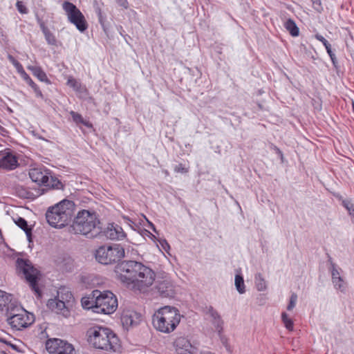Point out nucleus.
<instances>
[{"instance_id":"nucleus-1","label":"nucleus","mask_w":354,"mask_h":354,"mask_svg":"<svg viewBox=\"0 0 354 354\" xmlns=\"http://www.w3.org/2000/svg\"><path fill=\"white\" fill-rule=\"evenodd\" d=\"M115 272L121 282L140 290L152 285L156 276L151 268L136 261L118 263Z\"/></svg>"},{"instance_id":"nucleus-2","label":"nucleus","mask_w":354,"mask_h":354,"mask_svg":"<svg viewBox=\"0 0 354 354\" xmlns=\"http://www.w3.org/2000/svg\"><path fill=\"white\" fill-rule=\"evenodd\" d=\"M82 306L84 309L91 310L95 313L111 314L118 308L115 295L109 290H94L91 294L82 298Z\"/></svg>"},{"instance_id":"nucleus-3","label":"nucleus","mask_w":354,"mask_h":354,"mask_svg":"<svg viewBox=\"0 0 354 354\" xmlns=\"http://www.w3.org/2000/svg\"><path fill=\"white\" fill-rule=\"evenodd\" d=\"M71 227L74 234H82L88 239L100 236L102 232L101 223L96 212L86 209L78 212Z\"/></svg>"},{"instance_id":"nucleus-4","label":"nucleus","mask_w":354,"mask_h":354,"mask_svg":"<svg viewBox=\"0 0 354 354\" xmlns=\"http://www.w3.org/2000/svg\"><path fill=\"white\" fill-rule=\"evenodd\" d=\"M87 340L94 348L106 351H115L119 339L109 328L95 326L88 329Z\"/></svg>"},{"instance_id":"nucleus-5","label":"nucleus","mask_w":354,"mask_h":354,"mask_svg":"<svg viewBox=\"0 0 354 354\" xmlns=\"http://www.w3.org/2000/svg\"><path fill=\"white\" fill-rule=\"evenodd\" d=\"M75 205L73 201L64 199L48 207L46 218L50 225L62 228L71 223L74 216Z\"/></svg>"},{"instance_id":"nucleus-6","label":"nucleus","mask_w":354,"mask_h":354,"mask_svg":"<svg viewBox=\"0 0 354 354\" xmlns=\"http://www.w3.org/2000/svg\"><path fill=\"white\" fill-rule=\"evenodd\" d=\"M181 315L179 310L169 306L159 308L153 315L154 328L162 333H170L174 331L180 322Z\"/></svg>"},{"instance_id":"nucleus-7","label":"nucleus","mask_w":354,"mask_h":354,"mask_svg":"<svg viewBox=\"0 0 354 354\" xmlns=\"http://www.w3.org/2000/svg\"><path fill=\"white\" fill-rule=\"evenodd\" d=\"M125 256L124 247L119 243L100 246L95 252L96 260L104 265L119 262Z\"/></svg>"},{"instance_id":"nucleus-8","label":"nucleus","mask_w":354,"mask_h":354,"mask_svg":"<svg viewBox=\"0 0 354 354\" xmlns=\"http://www.w3.org/2000/svg\"><path fill=\"white\" fill-rule=\"evenodd\" d=\"M16 266L18 272L24 276L32 290L40 295V290L37 284V270L34 268L30 262L28 260L18 258L16 261Z\"/></svg>"},{"instance_id":"nucleus-9","label":"nucleus","mask_w":354,"mask_h":354,"mask_svg":"<svg viewBox=\"0 0 354 354\" xmlns=\"http://www.w3.org/2000/svg\"><path fill=\"white\" fill-rule=\"evenodd\" d=\"M62 8L68 16V21L74 24L78 30L84 32L87 29L88 24L85 17L76 6L69 1H65Z\"/></svg>"},{"instance_id":"nucleus-10","label":"nucleus","mask_w":354,"mask_h":354,"mask_svg":"<svg viewBox=\"0 0 354 354\" xmlns=\"http://www.w3.org/2000/svg\"><path fill=\"white\" fill-rule=\"evenodd\" d=\"M46 349L49 354H74L75 349L71 344L57 339H48L46 342Z\"/></svg>"},{"instance_id":"nucleus-11","label":"nucleus","mask_w":354,"mask_h":354,"mask_svg":"<svg viewBox=\"0 0 354 354\" xmlns=\"http://www.w3.org/2000/svg\"><path fill=\"white\" fill-rule=\"evenodd\" d=\"M19 313L21 314L10 315V318L7 319L8 324L18 330L27 328L34 322L33 315H29L25 309H19Z\"/></svg>"},{"instance_id":"nucleus-12","label":"nucleus","mask_w":354,"mask_h":354,"mask_svg":"<svg viewBox=\"0 0 354 354\" xmlns=\"http://www.w3.org/2000/svg\"><path fill=\"white\" fill-rule=\"evenodd\" d=\"M19 166L17 156L9 149L0 151V169L12 171Z\"/></svg>"},{"instance_id":"nucleus-13","label":"nucleus","mask_w":354,"mask_h":354,"mask_svg":"<svg viewBox=\"0 0 354 354\" xmlns=\"http://www.w3.org/2000/svg\"><path fill=\"white\" fill-rule=\"evenodd\" d=\"M174 345L178 354H197L198 352V348L196 344H192L185 337H177Z\"/></svg>"},{"instance_id":"nucleus-14","label":"nucleus","mask_w":354,"mask_h":354,"mask_svg":"<svg viewBox=\"0 0 354 354\" xmlns=\"http://www.w3.org/2000/svg\"><path fill=\"white\" fill-rule=\"evenodd\" d=\"M141 319V314L134 310H124L121 315L122 324L127 330H129L131 327L138 326Z\"/></svg>"},{"instance_id":"nucleus-15","label":"nucleus","mask_w":354,"mask_h":354,"mask_svg":"<svg viewBox=\"0 0 354 354\" xmlns=\"http://www.w3.org/2000/svg\"><path fill=\"white\" fill-rule=\"evenodd\" d=\"M101 234L111 240H122L126 237L122 227L115 223H109L107 227L102 230Z\"/></svg>"},{"instance_id":"nucleus-16","label":"nucleus","mask_w":354,"mask_h":354,"mask_svg":"<svg viewBox=\"0 0 354 354\" xmlns=\"http://www.w3.org/2000/svg\"><path fill=\"white\" fill-rule=\"evenodd\" d=\"M62 299H64L63 295L61 296ZM47 306L52 311H54L57 314H60L64 317H68L70 316V310L66 306L65 301L63 300L55 298L50 299L48 301Z\"/></svg>"},{"instance_id":"nucleus-17","label":"nucleus","mask_w":354,"mask_h":354,"mask_svg":"<svg viewBox=\"0 0 354 354\" xmlns=\"http://www.w3.org/2000/svg\"><path fill=\"white\" fill-rule=\"evenodd\" d=\"M49 174L46 170L42 171L39 168H33L29 171V176L32 182L43 186H45L46 183H48Z\"/></svg>"},{"instance_id":"nucleus-18","label":"nucleus","mask_w":354,"mask_h":354,"mask_svg":"<svg viewBox=\"0 0 354 354\" xmlns=\"http://www.w3.org/2000/svg\"><path fill=\"white\" fill-rule=\"evenodd\" d=\"M156 289L161 297H173L175 294L173 283L169 280L158 282Z\"/></svg>"},{"instance_id":"nucleus-19","label":"nucleus","mask_w":354,"mask_h":354,"mask_svg":"<svg viewBox=\"0 0 354 354\" xmlns=\"http://www.w3.org/2000/svg\"><path fill=\"white\" fill-rule=\"evenodd\" d=\"M207 314L209 315L212 318V323L216 328L218 335H220L223 329V321L221 315L212 306L206 307Z\"/></svg>"},{"instance_id":"nucleus-20","label":"nucleus","mask_w":354,"mask_h":354,"mask_svg":"<svg viewBox=\"0 0 354 354\" xmlns=\"http://www.w3.org/2000/svg\"><path fill=\"white\" fill-rule=\"evenodd\" d=\"M37 22L39 24L43 34L44 35L45 39L49 45H56L57 39L55 35L50 31V30L46 26L45 22L38 15H36Z\"/></svg>"},{"instance_id":"nucleus-21","label":"nucleus","mask_w":354,"mask_h":354,"mask_svg":"<svg viewBox=\"0 0 354 354\" xmlns=\"http://www.w3.org/2000/svg\"><path fill=\"white\" fill-rule=\"evenodd\" d=\"M27 68L31 71L32 75L35 76L39 81L46 82L48 84L51 83L50 80L48 78L46 73L40 66H28Z\"/></svg>"},{"instance_id":"nucleus-22","label":"nucleus","mask_w":354,"mask_h":354,"mask_svg":"<svg viewBox=\"0 0 354 354\" xmlns=\"http://www.w3.org/2000/svg\"><path fill=\"white\" fill-rule=\"evenodd\" d=\"M15 224L24 231L29 242L32 241V227L28 225L27 221L22 217L14 218Z\"/></svg>"},{"instance_id":"nucleus-23","label":"nucleus","mask_w":354,"mask_h":354,"mask_svg":"<svg viewBox=\"0 0 354 354\" xmlns=\"http://www.w3.org/2000/svg\"><path fill=\"white\" fill-rule=\"evenodd\" d=\"M21 75L22 78L26 81V82L32 88L35 93V96L37 97L44 99V97L41 91L39 86L32 81L30 76L26 72H24V73Z\"/></svg>"},{"instance_id":"nucleus-24","label":"nucleus","mask_w":354,"mask_h":354,"mask_svg":"<svg viewBox=\"0 0 354 354\" xmlns=\"http://www.w3.org/2000/svg\"><path fill=\"white\" fill-rule=\"evenodd\" d=\"M12 295L0 290V310H3L12 303Z\"/></svg>"},{"instance_id":"nucleus-25","label":"nucleus","mask_w":354,"mask_h":354,"mask_svg":"<svg viewBox=\"0 0 354 354\" xmlns=\"http://www.w3.org/2000/svg\"><path fill=\"white\" fill-rule=\"evenodd\" d=\"M284 27L292 37H297L299 35V28L297 27L295 22L292 19H287L284 23Z\"/></svg>"},{"instance_id":"nucleus-26","label":"nucleus","mask_w":354,"mask_h":354,"mask_svg":"<svg viewBox=\"0 0 354 354\" xmlns=\"http://www.w3.org/2000/svg\"><path fill=\"white\" fill-rule=\"evenodd\" d=\"M234 284L236 290L240 294H243L245 292V286L244 283V279L241 272L236 274Z\"/></svg>"},{"instance_id":"nucleus-27","label":"nucleus","mask_w":354,"mask_h":354,"mask_svg":"<svg viewBox=\"0 0 354 354\" xmlns=\"http://www.w3.org/2000/svg\"><path fill=\"white\" fill-rule=\"evenodd\" d=\"M255 286L258 291H264L267 288V283L261 273L254 276Z\"/></svg>"},{"instance_id":"nucleus-28","label":"nucleus","mask_w":354,"mask_h":354,"mask_svg":"<svg viewBox=\"0 0 354 354\" xmlns=\"http://www.w3.org/2000/svg\"><path fill=\"white\" fill-rule=\"evenodd\" d=\"M70 115H71L72 118H73V120L76 123V124H82L83 125H84L85 127H92V124L88 122V121H86L83 117L82 116L81 114L74 111H71L70 112Z\"/></svg>"},{"instance_id":"nucleus-29","label":"nucleus","mask_w":354,"mask_h":354,"mask_svg":"<svg viewBox=\"0 0 354 354\" xmlns=\"http://www.w3.org/2000/svg\"><path fill=\"white\" fill-rule=\"evenodd\" d=\"M45 187L50 189H63L64 186L62 183L58 178L52 176H49L48 183H46Z\"/></svg>"},{"instance_id":"nucleus-30","label":"nucleus","mask_w":354,"mask_h":354,"mask_svg":"<svg viewBox=\"0 0 354 354\" xmlns=\"http://www.w3.org/2000/svg\"><path fill=\"white\" fill-rule=\"evenodd\" d=\"M19 309H24L22 307L19 306L12 302L10 305L8 306V307L6 308V316L8 318H10V315H13L16 314H21L19 313Z\"/></svg>"},{"instance_id":"nucleus-31","label":"nucleus","mask_w":354,"mask_h":354,"mask_svg":"<svg viewBox=\"0 0 354 354\" xmlns=\"http://www.w3.org/2000/svg\"><path fill=\"white\" fill-rule=\"evenodd\" d=\"M335 289L341 292H345L346 290L347 284L342 277H338L336 280L332 281Z\"/></svg>"},{"instance_id":"nucleus-32","label":"nucleus","mask_w":354,"mask_h":354,"mask_svg":"<svg viewBox=\"0 0 354 354\" xmlns=\"http://www.w3.org/2000/svg\"><path fill=\"white\" fill-rule=\"evenodd\" d=\"M281 320L285 326V327L288 330H293V321L290 317H288V314L286 312H283L281 313Z\"/></svg>"},{"instance_id":"nucleus-33","label":"nucleus","mask_w":354,"mask_h":354,"mask_svg":"<svg viewBox=\"0 0 354 354\" xmlns=\"http://www.w3.org/2000/svg\"><path fill=\"white\" fill-rule=\"evenodd\" d=\"M342 205L348 211L351 222L354 224V204L349 201H343Z\"/></svg>"},{"instance_id":"nucleus-34","label":"nucleus","mask_w":354,"mask_h":354,"mask_svg":"<svg viewBox=\"0 0 354 354\" xmlns=\"http://www.w3.org/2000/svg\"><path fill=\"white\" fill-rule=\"evenodd\" d=\"M98 21L102 26L104 31L106 32L107 28L106 26L105 22H106V17L102 15V12L100 8H97L96 10Z\"/></svg>"},{"instance_id":"nucleus-35","label":"nucleus","mask_w":354,"mask_h":354,"mask_svg":"<svg viewBox=\"0 0 354 354\" xmlns=\"http://www.w3.org/2000/svg\"><path fill=\"white\" fill-rule=\"evenodd\" d=\"M9 60L12 63V64L16 68L17 71L19 73L22 75L24 72H26L20 62H19L17 59H15L12 56H9Z\"/></svg>"},{"instance_id":"nucleus-36","label":"nucleus","mask_w":354,"mask_h":354,"mask_svg":"<svg viewBox=\"0 0 354 354\" xmlns=\"http://www.w3.org/2000/svg\"><path fill=\"white\" fill-rule=\"evenodd\" d=\"M67 85L73 88L75 91H79L80 88V84L73 77H69L66 82Z\"/></svg>"},{"instance_id":"nucleus-37","label":"nucleus","mask_w":354,"mask_h":354,"mask_svg":"<svg viewBox=\"0 0 354 354\" xmlns=\"http://www.w3.org/2000/svg\"><path fill=\"white\" fill-rule=\"evenodd\" d=\"M297 301V295L296 293L292 292L290 297L289 303L287 306V310L289 311L292 310L295 307Z\"/></svg>"},{"instance_id":"nucleus-38","label":"nucleus","mask_w":354,"mask_h":354,"mask_svg":"<svg viewBox=\"0 0 354 354\" xmlns=\"http://www.w3.org/2000/svg\"><path fill=\"white\" fill-rule=\"evenodd\" d=\"M16 7L19 12L21 14H27L28 12V10L26 6L24 4V3L21 1H17L16 3Z\"/></svg>"},{"instance_id":"nucleus-39","label":"nucleus","mask_w":354,"mask_h":354,"mask_svg":"<svg viewBox=\"0 0 354 354\" xmlns=\"http://www.w3.org/2000/svg\"><path fill=\"white\" fill-rule=\"evenodd\" d=\"M340 271L341 269L337 268L335 265H332V270H331V275H332V281L334 280H336V279L338 278V277H341L340 275Z\"/></svg>"},{"instance_id":"nucleus-40","label":"nucleus","mask_w":354,"mask_h":354,"mask_svg":"<svg viewBox=\"0 0 354 354\" xmlns=\"http://www.w3.org/2000/svg\"><path fill=\"white\" fill-rule=\"evenodd\" d=\"M311 3L317 12H320L323 10L321 0H311Z\"/></svg>"},{"instance_id":"nucleus-41","label":"nucleus","mask_w":354,"mask_h":354,"mask_svg":"<svg viewBox=\"0 0 354 354\" xmlns=\"http://www.w3.org/2000/svg\"><path fill=\"white\" fill-rule=\"evenodd\" d=\"M174 170L176 173L181 174L187 173L188 171V169L185 168V166L181 163L175 165L174 167Z\"/></svg>"},{"instance_id":"nucleus-42","label":"nucleus","mask_w":354,"mask_h":354,"mask_svg":"<svg viewBox=\"0 0 354 354\" xmlns=\"http://www.w3.org/2000/svg\"><path fill=\"white\" fill-rule=\"evenodd\" d=\"M315 37L317 40L320 41L323 45L325 46L326 50L331 47V45L329 42L321 35H316Z\"/></svg>"},{"instance_id":"nucleus-43","label":"nucleus","mask_w":354,"mask_h":354,"mask_svg":"<svg viewBox=\"0 0 354 354\" xmlns=\"http://www.w3.org/2000/svg\"><path fill=\"white\" fill-rule=\"evenodd\" d=\"M158 241L162 249L165 250L166 252L170 250V245L165 239H160L158 240Z\"/></svg>"},{"instance_id":"nucleus-44","label":"nucleus","mask_w":354,"mask_h":354,"mask_svg":"<svg viewBox=\"0 0 354 354\" xmlns=\"http://www.w3.org/2000/svg\"><path fill=\"white\" fill-rule=\"evenodd\" d=\"M327 51V53L328 54L334 66H335L336 63H337V59H336V57H335V55L334 54V53L331 50V47L328 48L326 50Z\"/></svg>"},{"instance_id":"nucleus-45","label":"nucleus","mask_w":354,"mask_h":354,"mask_svg":"<svg viewBox=\"0 0 354 354\" xmlns=\"http://www.w3.org/2000/svg\"><path fill=\"white\" fill-rule=\"evenodd\" d=\"M117 3L124 8H127L129 3L127 0H117Z\"/></svg>"},{"instance_id":"nucleus-46","label":"nucleus","mask_w":354,"mask_h":354,"mask_svg":"<svg viewBox=\"0 0 354 354\" xmlns=\"http://www.w3.org/2000/svg\"><path fill=\"white\" fill-rule=\"evenodd\" d=\"M144 234L148 236L149 238H151L153 240L156 239V237L151 234L149 231L145 230Z\"/></svg>"},{"instance_id":"nucleus-47","label":"nucleus","mask_w":354,"mask_h":354,"mask_svg":"<svg viewBox=\"0 0 354 354\" xmlns=\"http://www.w3.org/2000/svg\"><path fill=\"white\" fill-rule=\"evenodd\" d=\"M274 149L275 150L276 153L280 156L281 159L283 160V156L282 151L276 146L274 147Z\"/></svg>"},{"instance_id":"nucleus-48","label":"nucleus","mask_w":354,"mask_h":354,"mask_svg":"<svg viewBox=\"0 0 354 354\" xmlns=\"http://www.w3.org/2000/svg\"><path fill=\"white\" fill-rule=\"evenodd\" d=\"M8 345L10 346L12 349L21 352V351L19 349L18 346L15 344H12L11 342L8 343Z\"/></svg>"},{"instance_id":"nucleus-49","label":"nucleus","mask_w":354,"mask_h":354,"mask_svg":"<svg viewBox=\"0 0 354 354\" xmlns=\"http://www.w3.org/2000/svg\"><path fill=\"white\" fill-rule=\"evenodd\" d=\"M8 131L7 130L3 127L1 125H0V134L5 136H6V133H7Z\"/></svg>"},{"instance_id":"nucleus-50","label":"nucleus","mask_w":354,"mask_h":354,"mask_svg":"<svg viewBox=\"0 0 354 354\" xmlns=\"http://www.w3.org/2000/svg\"><path fill=\"white\" fill-rule=\"evenodd\" d=\"M147 222H148V223H149V226L151 227V229L154 232L158 233V232H157V230H156V229L155 225H154L151 222L149 221L148 220H147Z\"/></svg>"},{"instance_id":"nucleus-51","label":"nucleus","mask_w":354,"mask_h":354,"mask_svg":"<svg viewBox=\"0 0 354 354\" xmlns=\"http://www.w3.org/2000/svg\"><path fill=\"white\" fill-rule=\"evenodd\" d=\"M71 298L72 297V294L71 292H67V294L66 295V299L67 298Z\"/></svg>"},{"instance_id":"nucleus-52","label":"nucleus","mask_w":354,"mask_h":354,"mask_svg":"<svg viewBox=\"0 0 354 354\" xmlns=\"http://www.w3.org/2000/svg\"><path fill=\"white\" fill-rule=\"evenodd\" d=\"M0 342H3V343L6 344L7 345H8V343L10 342H7L6 340L1 339V338H0Z\"/></svg>"},{"instance_id":"nucleus-53","label":"nucleus","mask_w":354,"mask_h":354,"mask_svg":"<svg viewBox=\"0 0 354 354\" xmlns=\"http://www.w3.org/2000/svg\"><path fill=\"white\" fill-rule=\"evenodd\" d=\"M41 335L43 337H44V336L46 335V333L45 332H43V331H42V332L41 333Z\"/></svg>"}]
</instances>
